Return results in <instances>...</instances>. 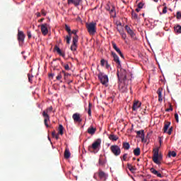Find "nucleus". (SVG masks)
Masks as SVG:
<instances>
[{"mask_svg":"<svg viewBox=\"0 0 181 181\" xmlns=\"http://www.w3.org/2000/svg\"><path fill=\"white\" fill-rule=\"evenodd\" d=\"M114 62L117 64V76L120 81L119 86L127 80V71L121 68V61L116 54H114Z\"/></svg>","mask_w":181,"mask_h":181,"instance_id":"f257e3e1","label":"nucleus"},{"mask_svg":"<svg viewBox=\"0 0 181 181\" xmlns=\"http://www.w3.org/2000/svg\"><path fill=\"white\" fill-rule=\"evenodd\" d=\"M52 111H53V107L50 106L42 112V117L44 118V124L47 128H49V124L47 122H49V121H50V115H49L50 114V112H52Z\"/></svg>","mask_w":181,"mask_h":181,"instance_id":"f03ea898","label":"nucleus"},{"mask_svg":"<svg viewBox=\"0 0 181 181\" xmlns=\"http://www.w3.org/2000/svg\"><path fill=\"white\" fill-rule=\"evenodd\" d=\"M162 159V155L159 154V148L153 149V162L156 165H160Z\"/></svg>","mask_w":181,"mask_h":181,"instance_id":"7ed1b4c3","label":"nucleus"},{"mask_svg":"<svg viewBox=\"0 0 181 181\" xmlns=\"http://www.w3.org/2000/svg\"><path fill=\"white\" fill-rule=\"evenodd\" d=\"M97 28V23L94 22H91L89 23H86V28L88 30V32L89 35H95V32Z\"/></svg>","mask_w":181,"mask_h":181,"instance_id":"20e7f679","label":"nucleus"},{"mask_svg":"<svg viewBox=\"0 0 181 181\" xmlns=\"http://www.w3.org/2000/svg\"><path fill=\"white\" fill-rule=\"evenodd\" d=\"M101 146V139H98L95 142L93 143L91 146L88 147V151H97L98 148Z\"/></svg>","mask_w":181,"mask_h":181,"instance_id":"39448f33","label":"nucleus"},{"mask_svg":"<svg viewBox=\"0 0 181 181\" xmlns=\"http://www.w3.org/2000/svg\"><path fill=\"white\" fill-rule=\"evenodd\" d=\"M98 77L100 83H102L103 85L108 83V76L107 75H104L103 73L99 72Z\"/></svg>","mask_w":181,"mask_h":181,"instance_id":"423d86ee","label":"nucleus"},{"mask_svg":"<svg viewBox=\"0 0 181 181\" xmlns=\"http://www.w3.org/2000/svg\"><path fill=\"white\" fill-rule=\"evenodd\" d=\"M77 43H78V37H73L72 45H71V50L72 52H76V50H77Z\"/></svg>","mask_w":181,"mask_h":181,"instance_id":"0eeeda50","label":"nucleus"},{"mask_svg":"<svg viewBox=\"0 0 181 181\" xmlns=\"http://www.w3.org/2000/svg\"><path fill=\"white\" fill-rule=\"evenodd\" d=\"M41 32L44 36H46L47 33H49V24L47 23H44L42 24L41 25Z\"/></svg>","mask_w":181,"mask_h":181,"instance_id":"6e6552de","label":"nucleus"},{"mask_svg":"<svg viewBox=\"0 0 181 181\" xmlns=\"http://www.w3.org/2000/svg\"><path fill=\"white\" fill-rule=\"evenodd\" d=\"M141 105H142V103L141 102H139V100H134L133 102L132 106L133 111H138V109L141 108Z\"/></svg>","mask_w":181,"mask_h":181,"instance_id":"1a4fd4ad","label":"nucleus"},{"mask_svg":"<svg viewBox=\"0 0 181 181\" xmlns=\"http://www.w3.org/2000/svg\"><path fill=\"white\" fill-rule=\"evenodd\" d=\"M72 118L74 122H81V121H83V119H81V116L80 115V113H74L72 115Z\"/></svg>","mask_w":181,"mask_h":181,"instance_id":"9d476101","label":"nucleus"},{"mask_svg":"<svg viewBox=\"0 0 181 181\" xmlns=\"http://www.w3.org/2000/svg\"><path fill=\"white\" fill-rule=\"evenodd\" d=\"M98 176L101 180H107V173H104L103 170H99Z\"/></svg>","mask_w":181,"mask_h":181,"instance_id":"9b49d317","label":"nucleus"},{"mask_svg":"<svg viewBox=\"0 0 181 181\" xmlns=\"http://www.w3.org/2000/svg\"><path fill=\"white\" fill-rule=\"evenodd\" d=\"M18 42H24V40H25V34L23 33V31L18 30Z\"/></svg>","mask_w":181,"mask_h":181,"instance_id":"f8f14e48","label":"nucleus"},{"mask_svg":"<svg viewBox=\"0 0 181 181\" xmlns=\"http://www.w3.org/2000/svg\"><path fill=\"white\" fill-rule=\"evenodd\" d=\"M97 131V128L90 126V127H88L87 132L88 134H89L90 135H94V134H95V132Z\"/></svg>","mask_w":181,"mask_h":181,"instance_id":"ddd939ff","label":"nucleus"},{"mask_svg":"<svg viewBox=\"0 0 181 181\" xmlns=\"http://www.w3.org/2000/svg\"><path fill=\"white\" fill-rule=\"evenodd\" d=\"M137 136L139 138H141V141H144L145 139V133L144 132V130H140L136 132Z\"/></svg>","mask_w":181,"mask_h":181,"instance_id":"4468645a","label":"nucleus"},{"mask_svg":"<svg viewBox=\"0 0 181 181\" xmlns=\"http://www.w3.org/2000/svg\"><path fill=\"white\" fill-rule=\"evenodd\" d=\"M114 155L115 156L121 155V148L118 146H114Z\"/></svg>","mask_w":181,"mask_h":181,"instance_id":"2eb2a0df","label":"nucleus"},{"mask_svg":"<svg viewBox=\"0 0 181 181\" xmlns=\"http://www.w3.org/2000/svg\"><path fill=\"white\" fill-rule=\"evenodd\" d=\"M150 170H151V173H153V175H156V176H158V177H163L162 174H160L159 173V171L156 170L155 168H151Z\"/></svg>","mask_w":181,"mask_h":181,"instance_id":"dca6fc26","label":"nucleus"},{"mask_svg":"<svg viewBox=\"0 0 181 181\" xmlns=\"http://www.w3.org/2000/svg\"><path fill=\"white\" fill-rule=\"evenodd\" d=\"M125 29L127 32V33H129V35L132 37H134V36H135V33H134V31L131 29V28H129L128 25L125 26Z\"/></svg>","mask_w":181,"mask_h":181,"instance_id":"f3484780","label":"nucleus"},{"mask_svg":"<svg viewBox=\"0 0 181 181\" xmlns=\"http://www.w3.org/2000/svg\"><path fill=\"white\" fill-rule=\"evenodd\" d=\"M114 49L117 52V54H119L120 55V57H122V59H124V54H122V52H121V49L117 47V45H114Z\"/></svg>","mask_w":181,"mask_h":181,"instance_id":"a211bd4d","label":"nucleus"},{"mask_svg":"<svg viewBox=\"0 0 181 181\" xmlns=\"http://www.w3.org/2000/svg\"><path fill=\"white\" fill-rule=\"evenodd\" d=\"M81 1V0H68V5H70V4H74L75 6H78Z\"/></svg>","mask_w":181,"mask_h":181,"instance_id":"6ab92c4d","label":"nucleus"},{"mask_svg":"<svg viewBox=\"0 0 181 181\" xmlns=\"http://www.w3.org/2000/svg\"><path fill=\"white\" fill-rule=\"evenodd\" d=\"M157 94L158 95V101L162 103L163 101V98H162V88L158 89Z\"/></svg>","mask_w":181,"mask_h":181,"instance_id":"aec40b11","label":"nucleus"},{"mask_svg":"<svg viewBox=\"0 0 181 181\" xmlns=\"http://www.w3.org/2000/svg\"><path fill=\"white\" fill-rule=\"evenodd\" d=\"M107 11H110V16L111 18H114V16L112 15V13L114 12V6H112V9L111 7H110V4H107L106 6Z\"/></svg>","mask_w":181,"mask_h":181,"instance_id":"412c9836","label":"nucleus"},{"mask_svg":"<svg viewBox=\"0 0 181 181\" xmlns=\"http://www.w3.org/2000/svg\"><path fill=\"white\" fill-rule=\"evenodd\" d=\"M70 156H71L70 151L68 148H66L64 151L65 159H69V158H70Z\"/></svg>","mask_w":181,"mask_h":181,"instance_id":"4be33fe9","label":"nucleus"},{"mask_svg":"<svg viewBox=\"0 0 181 181\" xmlns=\"http://www.w3.org/2000/svg\"><path fill=\"white\" fill-rule=\"evenodd\" d=\"M134 153L135 156H139L141 155V148H136L134 150Z\"/></svg>","mask_w":181,"mask_h":181,"instance_id":"5701e85b","label":"nucleus"},{"mask_svg":"<svg viewBox=\"0 0 181 181\" xmlns=\"http://www.w3.org/2000/svg\"><path fill=\"white\" fill-rule=\"evenodd\" d=\"M116 25L117 26V29L119 32H121V30H122V24L121 23V22H117Z\"/></svg>","mask_w":181,"mask_h":181,"instance_id":"b1692460","label":"nucleus"},{"mask_svg":"<svg viewBox=\"0 0 181 181\" xmlns=\"http://www.w3.org/2000/svg\"><path fill=\"white\" fill-rule=\"evenodd\" d=\"M65 39L66 40L67 45H70V40H71V34H68L66 37Z\"/></svg>","mask_w":181,"mask_h":181,"instance_id":"393cba45","label":"nucleus"},{"mask_svg":"<svg viewBox=\"0 0 181 181\" xmlns=\"http://www.w3.org/2000/svg\"><path fill=\"white\" fill-rule=\"evenodd\" d=\"M64 130V127H63V125L59 124V135H63L64 132L63 131Z\"/></svg>","mask_w":181,"mask_h":181,"instance_id":"a878e982","label":"nucleus"},{"mask_svg":"<svg viewBox=\"0 0 181 181\" xmlns=\"http://www.w3.org/2000/svg\"><path fill=\"white\" fill-rule=\"evenodd\" d=\"M174 30L175 32H176V33H181V26L180 25H177L174 28Z\"/></svg>","mask_w":181,"mask_h":181,"instance_id":"bb28decb","label":"nucleus"},{"mask_svg":"<svg viewBox=\"0 0 181 181\" xmlns=\"http://www.w3.org/2000/svg\"><path fill=\"white\" fill-rule=\"evenodd\" d=\"M65 30L68 32V35H71V29H70V27L67 24L65 25Z\"/></svg>","mask_w":181,"mask_h":181,"instance_id":"cd10ccee","label":"nucleus"},{"mask_svg":"<svg viewBox=\"0 0 181 181\" xmlns=\"http://www.w3.org/2000/svg\"><path fill=\"white\" fill-rule=\"evenodd\" d=\"M123 148H124L127 151H128V149H129L130 148L129 143L128 142L124 143Z\"/></svg>","mask_w":181,"mask_h":181,"instance_id":"c85d7f7f","label":"nucleus"},{"mask_svg":"<svg viewBox=\"0 0 181 181\" xmlns=\"http://www.w3.org/2000/svg\"><path fill=\"white\" fill-rule=\"evenodd\" d=\"M168 156H169V158H170L171 156H173V158H175L176 152H175V151H170L168 153Z\"/></svg>","mask_w":181,"mask_h":181,"instance_id":"c756f323","label":"nucleus"},{"mask_svg":"<svg viewBox=\"0 0 181 181\" xmlns=\"http://www.w3.org/2000/svg\"><path fill=\"white\" fill-rule=\"evenodd\" d=\"M170 126V122H168L164 126V132H166L168 129H169V127Z\"/></svg>","mask_w":181,"mask_h":181,"instance_id":"7c9ffc66","label":"nucleus"},{"mask_svg":"<svg viewBox=\"0 0 181 181\" xmlns=\"http://www.w3.org/2000/svg\"><path fill=\"white\" fill-rule=\"evenodd\" d=\"M62 74H64V79L66 80L68 77H69L70 76H71V74L64 71H62Z\"/></svg>","mask_w":181,"mask_h":181,"instance_id":"2f4dec72","label":"nucleus"},{"mask_svg":"<svg viewBox=\"0 0 181 181\" xmlns=\"http://www.w3.org/2000/svg\"><path fill=\"white\" fill-rule=\"evenodd\" d=\"M88 114L89 117H91V103H88Z\"/></svg>","mask_w":181,"mask_h":181,"instance_id":"473e14b6","label":"nucleus"},{"mask_svg":"<svg viewBox=\"0 0 181 181\" xmlns=\"http://www.w3.org/2000/svg\"><path fill=\"white\" fill-rule=\"evenodd\" d=\"M72 34L74 35V37H76V36H77L78 40V35H77V30H74L71 31V35Z\"/></svg>","mask_w":181,"mask_h":181,"instance_id":"72a5a7b5","label":"nucleus"},{"mask_svg":"<svg viewBox=\"0 0 181 181\" xmlns=\"http://www.w3.org/2000/svg\"><path fill=\"white\" fill-rule=\"evenodd\" d=\"M62 74H63L62 71L57 76V80H62V77H63Z\"/></svg>","mask_w":181,"mask_h":181,"instance_id":"f704fd0d","label":"nucleus"},{"mask_svg":"<svg viewBox=\"0 0 181 181\" xmlns=\"http://www.w3.org/2000/svg\"><path fill=\"white\" fill-rule=\"evenodd\" d=\"M132 16L133 19H138V14H136L135 12L132 13Z\"/></svg>","mask_w":181,"mask_h":181,"instance_id":"c9c22d12","label":"nucleus"},{"mask_svg":"<svg viewBox=\"0 0 181 181\" xmlns=\"http://www.w3.org/2000/svg\"><path fill=\"white\" fill-rule=\"evenodd\" d=\"M128 169L131 172H134V170H135V168L131 164H128Z\"/></svg>","mask_w":181,"mask_h":181,"instance_id":"e433bc0d","label":"nucleus"},{"mask_svg":"<svg viewBox=\"0 0 181 181\" xmlns=\"http://www.w3.org/2000/svg\"><path fill=\"white\" fill-rule=\"evenodd\" d=\"M28 81L30 83H32V78H33V76L30 75V74H28Z\"/></svg>","mask_w":181,"mask_h":181,"instance_id":"4c0bfd02","label":"nucleus"},{"mask_svg":"<svg viewBox=\"0 0 181 181\" xmlns=\"http://www.w3.org/2000/svg\"><path fill=\"white\" fill-rule=\"evenodd\" d=\"M107 61H105V59H101L100 61V64L101 66H105V64H107Z\"/></svg>","mask_w":181,"mask_h":181,"instance_id":"58836bf2","label":"nucleus"},{"mask_svg":"<svg viewBox=\"0 0 181 181\" xmlns=\"http://www.w3.org/2000/svg\"><path fill=\"white\" fill-rule=\"evenodd\" d=\"M63 66L65 69V70H70V66H69V64H64Z\"/></svg>","mask_w":181,"mask_h":181,"instance_id":"ea45409f","label":"nucleus"},{"mask_svg":"<svg viewBox=\"0 0 181 181\" xmlns=\"http://www.w3.org/2000/svg\"><path fill=\"white\" fill-rule=\"evenodd\" d=\"M54 50H56L57 53H60V51H62V49H60V48L57 46L54 47Z\"/></svg>","mask_w":181,"mask_h":181,"instance_id":"a19ab883","label":"nucleus"},{"mask_svg":"<svg viewBox=\"0 0 181 181\" xmlns=\"http://www.w3.org/2000/svg\"><path fill=\"white\" fill-rule=\"evenodd\" d=\"M109 139H110V141H114V134H109Z\"/></svg>","mask_w":181,"mask_h":181,"instance_id":"79ce46f5","label":"nucleus"},{"mask_svg":"<svg viewBox=\"0 0 181 181\" xmlns=\"http://www.w3.org/2000/svg\"><path fill=\"white\" fill-rule=\"evenodd\" d=\"M175 118L176 122H179V115H177V113L175 114Z\"/></svg>","mask_w":181,"mask_h":181,"instance_id":"37998d69","label":"nucleus"},{"mask_svg":"<svg viewBox=\"0 0 181 181\" xmlns=\"http://www.w3.org/2000/svg\"><path fill=\"white\" fill-rule=\"evenodd\" d=\"M177 18L181 19V12L180 11L177 12Z\"/></svg>","mask_w":181,"mask_h":181,"instance_id":"c03bdc74","label":"nucleus"},{"mask_svg":"<svg viewBox=\"0 0 181 181\" xmlns=\"http://www.w3.org/2000/svg\"><path fill=\"white\" fill-rule=\"evenodd\" d=\"M138 8H139V9H142V8H144V4H143V3H139V4H138Z\"/></svg>","mask_w":181,"mask_h":181,"instance_id":"a18cd8bd","label":"nucleus"},{"mask_svg":"<svg viewBox=\"0 0 181 181\" xmlns=\"http://www.w3.org/2000/svg\"><path fill=\"white\" fill-rule=\"evenodd\" d=\"M27 35H28V39H30L32 37V33H30V31H28Z\"/></svg>","mask_w":181,"mask_h":181,"instance_id":"49530a36","label":"nucleus"},{"mask_svg":"<svg viewBox=\"0 0 181 181\" xmlns=\"http://www.w3.org/2000/svg\"><path fill=\"white\" fill-rule=\"evenodd\" d=\"M168 12V7L165 6L163 9V13H166Z\"/></svg>","mask_w":181,"mask_h":181,"instance_id":"de8ad7c7","label":"nucleus"},{"mask_svg":"<svg viewBox=\"0 0 181 181\" xmlns=\"http://www.w3.org/2000/svg\"><path fill=\"white\" fill-rule=\"evenodd\" d=\"M121 35H122V39H127V34L122 33Z\"/></svg>","mask_w":181,"mask_h":181,"instance_id":"09e8293b","label":"nucleus"},{"mask_svg":"<svg viewBox=\"0 0 181 181\" xmlns=\"http://www.w3.org/2000/svg\"><path fill=\"white\" fill-rule=\"evenodd\" d=\"M41 13L43 15V16H46V11H45V9L41 10Z\"/></svg>","mask_w":181,"mask_h":181,"instance_id":"8fccbe9b","label":"nucleus"},{"mask_svg":"<svg viewBox=\"0 0 181 181\" xmlns=\"http://www.w3.org/2000/svg\"><path fill=\"white\" fill-rule=\"evenodd\" d=\"M165 111L168 112L169 111H173V108H172V105H170V108L166 109Z\"/></svg>","mask_w":181,"mask_h":181,"instance_id":"3c124183","label":"nucleus"},{"mask_svg":"<svg viewBox=\"0 0 181 181\" xmlns=\"http://www.w3.org/2000/svg\"><path fill=\"white\" fill-rule=\"evenodd\" d=\"M172 131H173V129L170 127L168 132V135H170V134H172Z\"/></svg>","mask_w":181,"mask_h":181,"instance_id":"603ef678","label":"nucleus"},{"mask_svg":"<svg viewBox=\"0 0 181 181\" xmlns=\"http://www.w3.org/2000/svg\"><path fill=\"white\" fill-rule=\"evenodd\" d=\"M99 165H104V161L101 158L99 159Z\"/></svg>","mask_w":181,"mask_h":181,"instance_id":"864d4df0","label":"nucleus"},{"mask_svg":"<svg viewBox=\"0 0 181 181\" xmlns=\"http://www.w3.org/2000/svg\"><path fill=\"white\" fill-rule=\"evenodd\" d=\"M58 54H59V56H62V57H64V53H63L62 51H60V52H58Z\"/></svg>","mask_w":181,"mask_h":181,"instance_id":"5fc2aeb1","label":"nucleus"},{"mask_svg":"<svg viewBox=\"0 0 181 181\" xmlns=\"http://www.w3.org/2000/svg\"><path fill=\"white\" fill-rule=\"evenodd\" d=\"M56 135V131H53L52 132V137L53 138H54V136Z\"/></svg>","mask_w":181,"mask_h":181,"instance_id":"6e6d98bb","label":"nucleus"},{"mask_svg":"<svg viewBox=\"0 0 181 181\" xmlns=\"http://www.w3.org/2000/svg\"><path fill=\"white\" fill-rule=\"evenodd\" d=\"M110 149L112 153H114V145L111 146Z\"/></svg>","mask_w":181,"mask_h":181,"instance_id":"4d7b16f0","label":"nucleus"},{"mask_svg":"<svg viewBox=\"0 0 181 181\" xmlns=\"http://www.w3.org/2000/svg\"><path fill=\"white\" fill-rule=\"evenodd\" d=\"M123 160H127V154H124Z\"/></svg>","mask_w":181,"mask_h":181,"instance_id":"13d9d810","label":"nucleus"},{"mask_svg":"<svg viewBox=\"0 0 181 181\" xmlns=\"http://www.w3.org/2000/svg\"><path fill=\"white\" fill-rule=\"evenodd\" d=\"M36 15H37V18H40V16H41L40 12H37V13H36Z\"/></svg>","mask_w":181,"mask_h":181,"instance_id":"bf43d9fd","label":"nucleus"},{"mask_svg":"<svg viewBox=\"0 0 181 181\" xmlns=\"http://www.w3.org/2000/svg\"><path fill=\"white\" fill-rule=\"evenodd\" d=\"M114 141H118V136H114Z\"/></svg>","mask_w":181,"mask_h":181,"instance_id":"052dcab7","label":"nucleus"},{"mask_svg":"<svg viewBox=\"0 0 181 181\" xmlns=\"http://www.w3.org/2000/svg\"><path fill=\"white\" fill-rule=\"evenodd\" d=\"M54 138H55L56 139H59V134H56V135L54 136Z\"/></svg>","mask_w":181,"mask_h":181,"instance_id":"680f3d73","label":"nucleus"},{"mask_svg":"<svg viewBox=\"0 0 181 181\" xmlns=\"http://www.w3.org/2000/svg\"><path fill=\"white\" fill-rule=\"evenodd\" d=\"M141 11V8L138 7V8H136V12H139Z\"/></svg>","mask_w":181,"mask_h":181,"instance_id":"e2e57ef3","label":"nucleus"},{"mask_svg":"<svg viewBox=\"0 0 181 181\" xmlns=\"http://www.w3.org/2000/svg\"><path fill=\"white\" fill-rule=\"evenodd\" d=\"M45 21V18H41L40 20L38 21V22H43Z\"/></svg>","mask_w":181,"mask_h":181,"instance_id":"0e129e2a","label":"nucleus"},{"mask_svg":"<svg viewBox=\"0 0 181 181\" xmlns=\"http://www.w3.org/2000/svg\"><path fill=\"white\" fill-rule=\"evenodd\" d=\"M107 69H110V65H108V63L106 64Z\"/></svg>","mask_w":181,"mask_h":181,"instance_id":"69168bd1","label":"nucleus"},{"mask_svg":"<svg viewBox=\"0 0 181 181\" xmlns=\"http://www.w3.org/2000/svg\"><path fill=\"white\" fill-rule=\"evenodd\" d=\"M53 77V76H54V74H49V77Z\"/></svg>","mask_w":181,"mask_h":181,"instance_id":"338daca9","label":"nucleus"},{"mask_svg":"<svg viewBox=\"0 0 181 181\" xmlns=\"http://www.w3.org/2000/svg\"><path fill=\"white\" fill-rule=\"evenodd\" d=\"M154 2H158L159 0H153Z\"/></svg>","mask_w":181,"mask_h":181,"instance_id":"774afa93","label":"nucleus"}]
</instances>
